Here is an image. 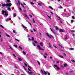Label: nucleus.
<instances>
[{
    "label": "nucleus",
    "mask_w": 75,
    "mask_h": 75,
    "mask_svg": "<svg viewBox=\"0 0 75 75\" xmlns=\"http://www.w3.org/2000/svg\"><path fill=\"white\" fill-rule=\"evenodd\" d=\"M50 29L51 31H52V33H53V34H55V35H57V32L55 31V30L54 29L52 30V29H51V28Z\"/></svg>",
    "instance_id": "1"
},
{
    "label": "nucleus",
    "mask_w": 75,
    "mask_h": 75,
    "mask_svg": "<svg viewBox=\"0 0 75 75\" xmlns=\"http://www.w3.org/2000/svg\"><path fill=\"white\" fill-rule=\"evenodd\" d=\"M37 47L38 48V49H39V50H41L42 51H44V49H42V48H41V47H40V45H37Z\"/></svg>",
    "instance_id": "2"
},
{
    "label": "nucleus",
    "mask_w": 75,
    "mask_h": 75,
    "mask_svg": "<svg viewBox=\"0 0 75 75\" xmlns=\"http://www.w3.org/2000/svg\"><path fill=\"white\" fill-rule=\"evenodd\" d=\"M12 5V4L11 3H9V4H6V7H10Z\"/></svg>",
    "instance_id": "3"
},
{
    "label": "nucleus",
    "mask_w": 75,
    "mask_h": 75,
    "mask_svg": "<svg viewBox=\"0 0 75 75\" xmlns=\"http://www.w3.org/2000/svg\"><path fill=\"white\" fill-rule=\"evenodd\" d=\"M54 66L57 69H58V70H59L60 69V68L58 67V65H57L54 64Z\"/></svg>",
    "instance_id": "4"
},
{
    "label": "nucleus",
    "mask_w": 75,
    "mask_h": 75,
    "mask_svg": "<svg viewBox=\"0 0 75 75\" xmlns=\"http://www.w3.org/2000/svg\"><path fill=\"white\" fill-rule=\"evenodd\" d=\"M59 32H65V30L63 29H59Z\"/></svg>",
    "instance_id": "5"
},
{
    "label": "nucleus",
    "mask_w": 75,
    "mask_h": 75,
    "mask_svg": "<svg viewBox=\"0 0 75 75\" xmlns=\"http://www.w3.org/2000/svg\"><path fill=\"white\" fill-rule=\"evenodd\" d=\"M6 11H4L3 10L2 11V14H4V13H6Z\"/></svg>",
    "instance_id": "6"
},
{
    "label": "nucleus",
    "mask_w": 75,
    "mask_h": 75,
    "mask_svg": "<svg viewBox=\"0 0 75 75\" xmlns=\"http://www.w3.org/2000/svg\"><path fill=\"white\" fill-rule=\"evenodd\" d=\"M39 44H40V45L42 47H43V44H44V43L42 42H41L39 43Z\"/></svg>",
    "instance_id": "7"
},
{
    "label": "nucleus",
    "mask_w": 75,
    "mask_h": 75,
    "mask_svg": "<svg viewBox=\"0 0 75 75\" xmlns=\"http://www.w3.org/2000/svg\"><path fill=\"white\" fill-rule=\"evenodd\" d=\"M46 34L47 36V37H48L50 39H51V36H50V35H48L47 33H46Z\"/></svg>",
    "instance_id": "8"
},
{
    "label": "nucleus",
    "mask_w": 75,
    "mask_h": 75,
    "mask_svg": "<svg viewBox=\"0 0 75 75\" xmlns=\"http://www.w3.org/2000/svg\"><path fill=\"white\" fill-rule=\"evenodd\" d=\"M5 15L6 16H8V12H7V11H6V13H5Z\"/></svg>",
    "instance_id": "9"
},
{
    "label": "nucleus",
    "mask_w": 75,
    "mask_h": 75,
    "mask_svg": "<svg viewBox=\"0 0 75 75\" xmlns=\"http://www.w3.org/2000/svg\"><path fill=\"white\" fill-rule=\"evenodd\" d=\"M22 27H23V28H25V29H27V27H25L23 25H22Z\"/></svg>",
    "instance_id": "10"
},
{
    "label": "nucleus",
    "mask_w": 75,
    "mask_h": 75,
    "mask_svg": "<svg viewBox=\"0 0 75 75\" xmlns=\"http://www.w3.org/2000/svg\"><path fill=\"white\" fill-rule=\"evenodd\" d=\"M6 4H2V7H6Z\"/></svg>",
    "instance_id": "11"
},
{
    "label": "nucleus",
    "mask_w": 75,
    "mask_h": 75,
    "mask_svg": "<svg viewBox=\"0 0 75 75\" xmlns=\"http://www.w3.org/2000/svg\"><path fill=\"white\" fill-rule=\"evenodd\" d=\"M17 1L18 4L19 5V6H20L21 3H20V1L18 0H17Z\"/></svg>",
    "instance_id": "12"
},
{
    "label": "nucleus",
    "mask_w": 75,
    "mask_h": 75,
    "mask_svg": "<svg viewBox=\"0 0 75 75\" xmlns=\"http://www.w3.org/2000/svg\"><path fill=\"white\" fill-rule=\"evenodd\" d=\"M55 27H56V30H59V28H58V27L55 26Z\"/></svg>",
    "instance_id": "13"
},
{
    "label": "nucleus",
    "mask_w": 75,
    "mask_h": 75,
    "mask_svg": "<svg viewBox=\"0 0 75 75\" xmlns=\"http://www.w3.org/2000/svg\"><path fill=\"white\" fill-rule=\"evenodd\" d=\"M59 57H60V58H64V57L62 56H61V55H59Z\"/></svg>",
    "instance_id": "14"
},
{
    "label": "nucleus",
    "mask_w": 75,
    "mask_h": 75,
    "mask_svg": "<svg viewBox=\"0 0 75 75\" xmlns=\"http://www.w3.org/2000/svg\"><path fill=\"white\" fill-rule=\"evenodd\" d=\"M18 59L20 61H22V59L20 57L18 58Z\"/></svg>",
    "instance_id": "15"
},
{
    "label": "nucleus",
    "mask_w": 75,
    "mask_h": 75,
    "mask_svg": "<svg viewBox=\"0 0 75 75\" xmlns=\"http://www.w3.org/2000/svg\"><path fill=\"white\" fill-rule=\"evenodd\" d=\"M38 4L39 5V6H42V4L40 3H38Z\"/></svg>",
    "instance_id": "16"
},
{
    "label": "nucleus",
    "mask_w": 75,
    "mask_h": 75,
    "mask_svg": "<svg viewBox=\"0 0 75 75\" xmlns=\"http://www.w3.org/2000/svg\"><path fill=\"white\" fill-rule=\"evenodd\" d=\"M67 64H64V67H67Z\"/></svg>",
    "instance_id": "17"
},
{
    "label": "nucleus",
    "mask_w": 75,
    "mask_h": 75,
    "mask_svg": "<svg viewBox=\"0 0 75 75\" xmlns=\"http://www.w3.org/2000/svg\"><path fill=\"white\" fill-rule=\"evenodd\" d=\"M28 73H29V74H33V73L31 71H30V72L28 71Z\"/></svg>",
    "instance_id": "18"
},
{
    "label": "nucleus",
    "mask_w": 75,
    "mask_h": 75,
    "mask_svg": "<svg viewBox=\"0 0 75 75\" xmlns=\"http://www.w3.org/2000/svg\"><path fill=\"white\" fill-rule=\"evenodd\" d=\"M6 1L7 2V3H11V1L10 0H7Z\"/></svg>",
    "instance_id": "19"
},
{
    "label": "nucleus",
    "mask_w": 75,
    "mask_h": 75,
    "mask_svg": "<svg viewBox=\"0 0 75 75\" xmlns=\"http://www.w3.org/2000/svg\"><path fill=\"white\" fill-rule=\"evenodd\" d=\"M49 8H50L51 9V10H53V8H52V7L51 6H49Z\"/></svg>",
    "instance_id": "20"
},
{
    "label": "nucleus",
    "mask_w": 75,
    "mask_h": 75,
    "mask_svg": "<svg viewBox=\"0 0 75 75\" xmlns=\"http://www.w3.org/2000/svg\"><path fill=\"white\" fill-rule=\"evenodd\" d=\"M13 46L15 47L16 48H17V45H13Z\"/></svg>",
    "instance_id": "21"
},
{
    "label": "nucleus",
    "mask_w": 75,
    "mask_h": 75,
    "mask_svg": "<svg viewBox=\"0 0 75 75\" xmlns=\"http://www.w3.org/2000/svg\"><path fill=\"white\" fill-rule=\"evenodd\" d=\"M0 27H1L2 28H4V27H3V25H2L0 24Z\"/></svg>",
    "instance_id": "22"
},
{
    "label": "nucleus",
    "mask_w": 75,
    "mask_h": 75,
    "mask_svg": "<svg viewBox=\"0 0 75 75\" xmlns=\"http://www.w3.org/2000/svg\"><path fill=\"white\" fill-rule=\"evenodd\" d=\"M67 37H68V35H66V38H65V40H67Z\"/></svg>",
    "instance_id": "23"
},
{
    "label": "nucleus",
    "mask_w": 75,
    "mask_h": 75,
    "mask_svg": "<svg viewBox=\"0 0 75 75\" xmlns=\"http://www.w3.org/2000/svg\"><path fill=\"white\" fill-rule=\"evenodd\" d=\"M14 17H16V13H14L13 14Z\"/></svg>",
    "instance_id": "24"
},
{
    "label": "nucleus",
    "mask_w": 75,
    "mask_h": 75,
    "mask_svg": "<svg viewBox=\"0 0 75 75\" xmlns=\"http://www.w3.org/2000/svg\"><path fill=\"white\" fill-rule=\"evenodd\" d=\"M8 10L9 11H11V9L10 8L8 7Z\"/></svg>",
    "instance_id": "25"
},
{
    "label": "nucleus",
    "mask_w": 75,
    "mask_h": 75,
    "mask_svg": "<svg viewBox=\"0 0 75 75\" xmlns=\"http://www.w3.org/2000/svg\"><path fill=\"white\" fill-rule=\"evenodd\" d=\"M43 72L45 73V75H47V72H45L44 70H43Z\"/></svg>",
    "instance_id": "26"
},
{
    "label": "nucleus",
    "mask_w": 75,
    "mask_h": 75,
    "mask_svg": "<svg viewBox=\"0 0 75 75\" xmlns=\"http://www.w3.org/2000/svg\"><path fill=\"white\" fill-rule=\"evenodd\" d=\"M19 49H20V50H23V48H22V47H21L20 46L19 47Z\"/></svg>",
    "instance_id": "27"
},
{
    "label": "nucleus",
    "mask_w": 75,
    "mask_h": 75,
    "mask_svg": "<svg viewBox=\"0 0 75 75\" xmlns=\"http://www.w3.org/2000/svg\"><path fill=\"white\" fill-rule=\"evenodd\" d=\"M53 46L55 47L56 48L58 49V47H57L54 45H53Z\"/></svg>",
    "instance_id": "28"
},
{
    "label": "nucleus",
    "mask_w": 75,
    "mask_h": 75,
    "mask_svg": "<svg viewBox=\"0 0 75 75\" xmlns=\"http://www.w3.org/2000/svg\"><path fill=\"white\" fill-rule=\"evenodd\" d=\"M5 20L6 21H9V19H8V18H7Z\"/></svg>",
    "instance_id": "29"
},
{
    "label": "nucleus",
    "mask_w": 75,
    "mask_h": 75,
    "mask_svg": "<svg viewBox=\"0 0 75 75\" xmlns=\"http://www.w3.org/2000/svg\"><path fill=\"white\" fill-rule=\"evenodd\" d=\"M23 54L24 55H26V53L25 52H24V51L23 52Z\"/></svg>",
    "instance_id": "30"
},
{
    "label": "nucleus",
    "mask_w": 75,
    "mask_h": 75,
    "mask_svg": "<svg viewBox=\"0 0 75 75\" xmlns=\"http://www.w3.org/2000/svg\"><path fill=\"white\" fill-rule=\"evenodd\" d=\"M33 21L34 23H35V21H34V18H33Z\"/></svg>",
    "instance_id": "31"
},
{
    "label": "nucleus",
    "mask_w": 75,
    "mask_h": 75,
    "mask_svg": "<svg viewBox=\"0 0 75 75\" xmlns=\"http://www.w3.org/2000/svg\"><path fill=\"white\" fill-rule=\"evenodd\" d=\"M70 50H74V48H71L69 49Z\"/></svg>",
    "instance_id": "32"
},
{
    "label": "nucleus",
    "mask_w": 75,
    "mask_h": 75,
    "mask_svg": "<svg viewBox=\"0 0 75 75\" xmlns=\"http://www.w3.org/2000/svg\"><path fill=\"white\" fill-rule=\"evenodd\" d=\"M47 17L49 18H51V16H49L47 14Z\"/></svg>",
    "instance_id": "33"
},
{
    "label": "nucleus",
    "mask_w": 75,
    "mask_h": 75,
    "mask_svg": "<svg viewBox=\"0 0 75 75\" xmlns=\"http://www.w3.org/2000/svg\"><path fill=\"white\" fill-rule=\"evenodd\" d=\"M71 61L72 62H75V60H72V59H71Z\"/></svg>",
    "instance_id": "34"
},
{
    "label": "nucleus",
    "mask_w": 75,
    "mask_h": 75,
    "mask_svg": "<svg viewBox=\"0 0 75 75\" xmlns=\"http://www.w3.org/2000/svg\"><path fill=\"white\" fill-rule=\"evenodd\" d=\"M34 42L35 43V44H38V42L36 41H34Z\"/></svg>",
    "instance_id": "35"
},
{
    "label": "nucleus",
    "mask_w": 75,
    "mask_h": 75,
    "mask_svg": "<svg viewBox=\"0 0 75 75\" xmlns=\"http://www.w3.org/2000/svg\"><path fill=\"white\" fill-rule=\"evenodd\" d=\"M30 4H32L33 5H34V3L33 2H31Z\"/></svg>",
    "instance_id": "36"
},
{
    "label": "nucleus",
    "mask_w": 75,
    "mask_h": 75,
    "mask_svg": "<svg viewBox=\"0 0 75 75\" xmlns=\"http://www.w3.org/2000/svg\"><path fill=\"white\" fill-rule=\"evenodd\" d=\"M24 64L25 66L26 67H27V64H26L25 63H24Z\"/></svg>",
    "instance_id": "37"
},
{
    "label": "nucleus",
    "mask_w": 75,
    "mask_h": 75,
    "mask_svg": "<svg viewBox=\"0 0 75 75\" xmlns=\"http://www.w3.org/2000/svg\"><path fill=\"white\" fill-rule=\"evenodd\" d=\"M71 32L72 33H74V32H75V31L74 30H71Z\"/></svg>",
    "instance_id": "38"
},
{
    "label": "nucleus",
    "mask_w": 75,
    "mask_h": 75,
    "mask_svg": "<svg viewBox=\"0 0 75 75\" xmlns=\"http://www.w3.org/2000/svg\"><path fill=\"white\" fill-rule=\"evenodd\" d=\"M74 20H71V23H74Z\"/></svg>",
    "instance_id": "39"
},
{
    "label": "nucleus",
    "mask_w": 75,
    "mask_h": 75,
    "mask_svg": "<svg viewBox=\"0 0 75 75\" xmlns=\"http://www.w3.org/2000/svg\"><path fill=\"white\" fill-rule=\"evenodd\" d=\"M15 40H16V41H18V42H19V40H18V39H15Z\"/></svg>",
    "instance_id": "40"
},
{
    "label": "nucleus",
    "mask_w": 75,
    "mask_h": 75,
    "mask_svg": "<svg viewBox=\"0 0 75 75\" xmlns=\"http://www.w3.org/2000/svg\"><path fill=\"white\" fill-rule=\"evenodd\" d=\"M41 72L42 73V74H44V72H43V71H42V69L41 70Z\"/></svg>",
    "instance_id": "41"
},
{
    "label": "nucleus",
    "mask_w": 75,
    "mask_h": 75,
    "mask_svg": "<svg viewBox=\"0 0 75 75\" xmlns=\"http://www.w3.org/2000/svg\"><path fill=\"white\" fill-rule=\"evenodd\" d=\"M37 62L38 64V65H40V62L38 61H37Z\"/></svg>",
    "instance_id": "42"
},
{
    "label": "nucleus",
    "mask_w": 75,
    "mask_h": 75,
    "mask_svg": "<svg viewBox=\"0 0 75 75\" xmlns=\"http://www.w3.org/2000/svg\"><path fill=\"white\" fill-rule=\"evenodd\" d=\"M13 32L14 33H15V34H16V31L14 30H13Z\"/></svg>",
    "instance_id": "43"
},
{
    "label": "nucleus",
    "mask_w": 75,
    "mask_h": 75,
    "mask_svg": "<svg viewBox=\"0 0 75 75\" xmlns=\"http://www.w3.org/2000/svg\"><path fill=\"white\" fill-rule=\"evenodd\" d=\"M58 18H59V19H57V20H61V18H60V17H58Z\"/></svg>",
    "instance_id": "44"
},
{
    "label": "nucleus",
    "mask_w": 75,
    "mask_h": 75,
    "mask_svg": "<svg viewBox=\"0 0 75 75\" xmlns=\"http://www.w3.org/2000/svg\"><path fill=\"white\" fill-rule=\"evenodd\" d=\"M21 6H22V7H23V8H24V6H23V5L22 4H21Z\"/></svg>",
    "instance_id": "45"
},
{
    "label": "nucleus",
    "mask_w": 75,
    "mask_h": 75,
    "mask_svg": "<svg viewBox=\"0 0 75 75\" xmlns=\"http://www.w3.org/2000/svg\"><path fill=\"white\" fill-rule=\"evenodd\" d=\"M58 45H59V46L60 47H61V48H62V46H61V45L59 44Z\"/></svg>",
    "instance_id": "46"
},
{
    "label": "nucleus",
    "mask_w": 75,
    "mask_h": 75,
    "mask_svg": "<svg viewBox=\"0 0 75 75\" xmlns=\"http://www.w3.org/2000/svg\"><path fill=\"white\" fill-rule=\"evenodd\" d=\"M6 36H7V37H10V35H8V34H7L6 35Z\"/></svg>",
    "instance_id": "47"
},
{
    "label": "nucleus",
    "mask_w": 75,
    "mask_h": 75,
    "mask_svg": "<svg viewBox=\"0 0 75 75\" xmlns=\"http://www.w3.org/2000/svg\"><path fill=\"white\" fill-rule=\"evenodd\" d=\"M31 40H34V37H32Z\"/></svg>",
    "instance_id": "48"
},
{
    "label": "nucleus",
    "mask_w": 75,
    "mask_h": 75,
    "mask_svg": "<svg viewBox=\"0 0 75 75\" xmlns=\"http://www.w3.org/2000/svg\"><path fill=\"white\" fill-rule=\"evenodd\" d=\"M44 57L46 59L47 58V56L45 55L44 56Z\"/></svg>",
    "instance_id": "49"
},
{
    "label": "nucleus",
    "mask_w": 75,
    "mask_h": 75,
    "mask_svg": "<svg viewBox=\"0 0 75 75\" xmlns=\"http://www.w3.org/2000/svg\"><path fill=\"white\" fill-rule=\"evenodd\" d=\"M33 44L34 46H35V43H33Z\"/></svg>",
    "instance_id": "50"
},
{
    "label": "nucleus",
    "mask_w": 75,
    "mask_h": 75,
    "mask_svg": "<svg viewBox=\"0 0 75 75\" xmlns=\"http://www.w3.org/2000/svg\"><path fill=\"white\" fill-rule=\"evenodd\" d=\"M13 56H14V57H16V55H15V54H13Z\"/></svg>",
    "instance_id": "51"
},
{
    "label": "nucleus",
    "mask_w": 75,
    "mask_h": 75,
    "mask_svg": "<svg viewBox=\"0 0 75 75\" xmlns=\"http://www.w3.org/2000/svg\"><path fill=\"white\" fill-rule=\"evenodd\" d=\"M72 18L73 19H75V18L74 17V16H72Z\"/></svg>",
    "instance_id": "52"
},
{
    "label": "nucleus",
    "mask_w": 75,
    "mask_h": 75,
    "mask_svg": "<svg viewBox=\"0 0 75 75\" xmlns=\"http://www.w3.org/2000/svg\"><path fill=\"white\" fill-rule=\"evenodd\" d=\"M19 9L21 10V11H22V10L21 9V8H19Z\"/></svg>",
    "instance_id": "53"
},
{
    "label": "nucleus",
    "mask_w": 75,
    "mask_h": 75,
    "mask_svg": "<svg viewBox=\"0 0 75 75\" xmlns=\"http://www.w3.org/2000/svg\"><path fill=\"white\" fill-rule=\"evenodd\" d=\"M56 63H57V64H59V62L57 61L56 62Z\"/></svg>",
    "instance_id": "54"
},
{
    "label": "nucleus",
    "mask_w": 75,
    "mask_h": 75,
    "mask_svg": "<svg viewBox=\"0 0 75 75\" xmlns=\"http://www.w3.org/2000/svg\"><path fill=\"white\" fill-rule=\"evenodd\" d=\"M15 68H17V66L16 65H15Z\"/></svg>",
    "instance_id": "55"
},
{
    "label": "nucleus",
    "mask_w": 75,
    "mask_h": 75,
    "mask_svg": "<svg viewBox=\"0 0 75 75\" xmlns=\"http://www.w3.org/2000/svg\"><path fill=\"white\" fill-rule=\"evenodd\" d=\"M59 8H62V6H60L59 7Z\"/></svg>",
    "instance_id": "56"
},
{
    "label": "nucleus",
    "mask_w": 75,
    "mask_h": 75,
    "mask_svg": "<svg viewBox=\"0 0 75 75\" xmlns=\"http://www.w3.org/2000/svg\"><path fill=\"white\" fill-rule=\"evenodd\" d=\"M50 13L51 14H52V15H54V13H52V12H50Z\"/></svg>",
    "instance_id": "57"
},
{
    "label": "nucleus",
    "mask_w": 75,
    "mask_h": 75,
    "mask_svg": "<svg viewBox=\"0 0 75 75\" xmlns=\"http://www.w3.org/2000/svg\"><path fill=\"white\" fill-rule=\"evenodd\" d=\"M28 70L29 71H31L30 69L29 68H28Z\"/></svg>",
    "instance_id": "58"
},
{
    "label": "nucleus",
    "mask_w": 75,
    "mask_h": 75,
    "mask_svg": "<svg viewBox=\"0 0 75 75\" xmlns=\"http://www.w3.org/2000/svg\"><path fill=\"white\" fill-rule=\"evenodd\" d=\"M28 41H31V39L30 38H28Z\"/></svg>",
    "instance_id": "59"
},
{
    "label": "nucleus",
    "mask_w": 75,
    "mask_h": 75,
    "mask_svg": "<svg viewBox=\"0 0 75 75\" xmlns=\"http://www.w3.org/2000/svg\"><path fill=\"white\" fill-rule=\"evenodd\" d=\"M9 48H10V49H11V50H13V49H12V48H11V47L9 46Z\"/></svg>",
    "instance_id": "60"
},
{
    "label": "nucleus",
    "mask_w": 75,
    "mask_h": 75,
    "mask_svg": "<svg viewBox=\"0 0 75 75\" xmlns=\"http://www.w3.org/2000/svg\"><path fill=\"white\" fill-rule=\"evenodd\" d=\"M28 24H30V25H31V23H30L28 22Z\"/></svg>",
    "instance_id": "61"
},
{
    "label": "nucleus",
    "mask_w": 75,
    "mask_h": 75,
    "mask_svg": "<svg viewBox=\"0 0 75 75\" xmlns=\"http://www.w3.org/2000/svg\"><path fill=\"white\" fill-rule=\"evenodd\" d=\"M59 22L60 23H62V21H59Z\"/></svg>",
    "instance_id": "62"
},
{
    "label": "nucleus",
    "mask_w": 75,
    "mask_h": 75,
    "mask_svg": "<svg viewBox=\"0 0 75 75\" xmlns=\"http://www.w3.org/2000/svg\"><path fill=\"white\" fill-rule=\"evenodd\" d=\"M51 37H52V38H54V37H53V36H52V35H51Z\"/></svg>",
    "instance_id": "63"
},
{
    "label": "nucleus",
    "mask_w": 75,
    "mask_h": 75,
    "mask_svg": "<svg viewBox=\"0 0 75 75\" xmlns=\"http://www.w3.org/2000/svg\"><path fill=\"white\" fill-rule=\"evenodd\" d=\"M49 47L50 48H52V47L50 45L49 46Z\"/></svg>",
    "instance_id": "64"
}]
</instances>
